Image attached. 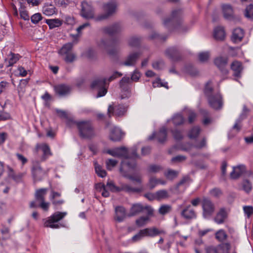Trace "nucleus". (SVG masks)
Instances as JSON below:
<instances>
[{
    "label": "nucleus",
    "mask_w": 253,
    "mask_h": 253,
    "mask_svg": "<svg viewBox=\"0 0 253 253\" xmlns=\"http://www.w3.org/2000/svg\"><path fill=\"white\" fill-rule=\"evenodd\" d=\"M80 136L84 139H91L95 136L94 127L90 121H84L75 122Z\"/></svg>",
    "instance_id": "f257e3e1"
},
{
    "label": "nucleus",
    "mask_w": 253,
    "mask_h": 253,
    "mask_svg": "<svg viewBox=\"0 0 253 253\" xmlns=\"http://www.w3.org/2000/svg\"><path fill=\"white\" fill-rule=\"evenodd\" d=\"M73 47L72 43H67L64 44L59 51V53L61 55H65L71 52V49Z\"/></svg>",
    "instance_id": "37998d69"
},
{
    "label": "nucleus",
    "mask_w": 253,
    "mask_h": 253,
    "mask_svg": "<svg viewBox=\"0 0 253 253\" xmlns=\"http://www.w3.org/2000/svg\"><path fill=\"white\" fill-rule=\"evenodd\" d=\"M202 206L204 217L205 218L210 217L215 211L214 204L210 199L204 198L202 200Z\"/></svg>",
    "instance_id": "0eeeda50"
},
{
    "label": "nucleus",
    "mask_w": 253,
    "mask_h": 253,
    "mask_svg": "<svg viewBox=\"0 0 253 253\" xmlns=\"http://www.w3.org/2000/svg\"><path fill=\"white\" fill-rule=\"evenodd\" d=\"M156 200H161L169 197V194L167 190H161L156 192Z\"/></svg>",
    "instance_id": "09e8293b"
},
{
    "label": "nucleus",
    "mask_w": 253,
    "mask_h": 253,
    "mask_svg": "<svg viewBox=\"0 0 253 253\" xmlns=\"http://www.w3.org/2000/svg\"><path fill=\"white\" fill-rule=\"evenodd\" d=\"M172 121L173 125L175 126H177L181 125L184 123V119L181 114L178 113L173 115L172 118Z\"/></svg>",
    "instance_id": "79ce46f5"
},
{
    "label": "nucleus",
    "mask_w": 253,
    "mask_h": 253,
    "mask_svg": "<svg viewBox=\"0 0 253 253\" xmlns=\"http://www.w3.org/2000/svg\"><path fill=\"white\" fill-rule=\"evenodd\" d=\"M136 165V162L134 161H123L121 164L120 171L123 176L127 177L132 181H135L139 183H141V180L139 177H135L128 174V172L130 170L134 169Z\"/></svg>",
    "instance_id": "f03ea898"
},
{
    "label": "nucleus",
    "mask_w": 253,
    "mask_h": 253,
    "mask_svg": "<svg viewBox=\"0 0 253 253\" xmlns=\"http://www.w3.org/2000/svg\"><path fill=\"white\" fill-rule=\"evenodd\" d=\"M130 81L129 77H123L120 82V85L122 90L124 91V93L122 94L121 96V99L128 98L130 96V91L128 88V84Z\"/></svg>",
    "instance_id": "2eb2a0df"
},
{
    "label": "nucleus",
    "mask_w": 253,
    "mask_h": 253,
    "mask_svg": "<svg viewBox=\"0 0 253 253\" xmlns=\"http://www.w3.org/2000/svg\"><path fill=\"white\" fill-rule=\"evenodd\" d=\"M181 13V12L180 10H173L172 12L171 17L164 20V26L166 27H169V26H173L174 23L178 21Z\"/></svg>",
    "instance_id": "5701e85b"
},
{
    "label": "nucleus",
    "mask_w": 253,
    "mask_h": 253,
    "mask_svg": "<svg viewBox=\"0 0 253 253\" xmlns=\"http://www.w3.org/2000/svg\"><path fill=\"white\" fill-rule=\"evenodd\" d=\"M45 23L48 25L50 29L59 27L63 24L62 21L59 19H46Z\"/></svg>",
    "instance_id": "ea45409f"
},
{
    "label": "nucleus",
    "mask_w": 253,
    "mask_h": 253,
    "mask_svg": "<svg viewBox=\"0 0 253 253\" xmlns=\"http://www.w3.org/2000/svg\"><path fill=\"white\" fill-rule=\"evenodd\" d=\"M214 63L223 74L226 75L228 70L226 68L228 63V58L225 57H218L214 59Z\"/></svg>",
    "instance_id": "dca6fc26"
},
{
    "label": "nucleus",
    "mask_w": 253,
    "mask_h": 253,
    "mask_svg": "<svg viewBox=\"0 0 253 253\" xmlns=\"http://www.w3.org/2000/svg\"><path fill=\"white\" fill-rule=\"evenodd\" d=\"M7 170L8 176L16 182L20 181L25 174L22 172L15 173L13 169L9 166L7 167Z\"/></svg>",
    "instance_id": "f704fd0d"
},
{
    "label": "nucleus",
    "mask_w": 253,
    "mask_h": 253,
    "mask_svg": "<svg viewBox=\"0 0 253 253\" xmlns=\"http://www.w3.org/2000/svg\"><path fill=\"white\" fill-rule=\"evenodd\" d=\"M222 11L225 19L231 20L233 18V10L232 6L229 4H223L222 5Z\"/></svg>",
    "instance_id": "72a5a7b5"
},
{
    "label": "nucleus",
    "mask_w": 253,
    "mask_h": 253,
    "mask_svg": "<svg viewBox=\"0 0 253 253\" xmlns=\"http://www.w3.org/2000/svg\"><path fill=\"white\" fill-rule=\"evenodd\" d=\"M126 217V211L125 209L121 206L117 207L115 208V219L120 222L124 220Z\"/></svg>",
    "instance_id": "2f4dec72"
},
{
    "label": "nucleus",
    "mask_w": 253,
    "mask_h": 253,
    "mask_svg": "<svg viewBox=\"0 0 253 253\" xmlns=\"http://www.w3.org/2000/svg\"><path fill=\"white\" fill-rule=\"evenodd\" d=\"M43 13L46 16H51L56 13L55 7L51 4H46L42 8Z\"/></svg>",
    "instance_id": "58836bf2"
},
{
    "label": "nucleus",
    "mask_w": 253,
    "mask_h": 253,
    "mask_svg": "<svg viewBox=\"0 0 253 253\" xmlns=\"http://www.w3.org/2000/svg\"><path fill=\"white\" fill-rule=\"evenodd\" d=\"M149 215L148 214V215L145 216H141L137 219L135 221L136 225L139 227L145 225L149 220L150 218Z\"/></svg>",
    "instance_id": "a18cd8bd"
},
{
    "label": "nucleus",
    "mask_w": 253,
    "mask_h": 253,
    "mask_svg": "<svg viewBox=\"0 0 253 253\" xmlns=\"http://www.w3.org/2000/svg\"><path fill=\"white\" fill-rule=\"evenodd\" d=\"M106 187L112 192L124 191L127 193H139L142 190V188L132 187L126 184H123L120 187H118L112 181L108 182Z\"/></svg>",
    "instance_id": "7ed1b4c3"
},
{
    "label": "nucleus",
    "mask_w": 253,
    "mask_h": 253,
    "mask_svg": "<svg viewBox=\"0 0 253 253\" xmlns=\"http://www.w3.org/2000/svg\"><path fill=\"white\" fill-rule=\"evenodd\" d=\"M144 237H145L144 233L142 232V229L140 230L138 233L135 234L132 237V241L133 242H137L141 240Z\"/></svg>",
    "instance_id": "0e129e2a"
},
{
    "label": "nucleus",
    "mask_w": 253,
    "mask_h": 253,
    "mask_svg": "<svg viewBox=\"0 0 253 253\" xmlns=\"http://www.w3.org/2000/svg\"><path fill=\"white\" fill-rule=\"evenodd\" d=\"M65 56H66L64 58V60L67 63H72L74 62L76 59V55L72 52L65 55Z\"/></svg>",
    "instance_id": "e2e57ef3"
},
{
    "label": "nucleus",
    "mask_w": 253,
    "mask_h": 253,
    "mask_svg": "<svg viewBox=\"0 0 253 253\" xmlns=\"http://www.w3.org/2000/svg\"><path fill=\"white\" fill-rule=\"evenodd\" d=\"M124 136V133L120 128L114 126L111 130L110 139L113 141H119Z\"/></svg>",
    "instance_id": "bb28decb"
},
{
    "label": "nucleus",
    "mask_w": 253,
    "mask_h": 253,
    "mask_svg": "<svg viewBox=\"0 0 253 253\" xmlns=\"http://www.w3.org/2000/svg\"><path fill=\"white\" fill-rule=\"evenodd\" d=\"M106 153L113 157L125 159L124 161H133L128 160V152L127 149L125 147H117L112 149H109Z\"/></svg>",
    "instance_id": "f8f14e48"
},
{
    "label": "nucleus",
    "mask_w": 253,
    "mask_h": 253,
    "mask_svg": "<svg viewBox=\"0 0 253 253\" xmlns=\"http://www.w3.org/2000/svg\"><path fill=\"white\" fill-rule=\"evenodd\" d=\"M246 168L244 165H240L233 168L232 171L230 173L231 178L237 179L240 177L245 171Z\"/></svg>",
    "instance_id": "473e14b6"
},
{
    "label": "nucleus",
    "mask_w": 253,
    "mask_h": 253,
    "mask_svg": "<svg viewBox=\"0 0 253 253\" xmlns=\"http://www.w3.org/2000/svg\"><path fill=\"white\" fill-rule=\"evenodd\" d=\"M163 169L162 167L157 165H151L147 169V170L150 173H157L161 171Z\"/></svg>",
    "instance_id": "603ef678"
},
{
    "label": "nucleus",
    "mask_w": 253,
    "mask_h": 253,
    "mask_svg": "<svg viewBox=\"0 0 253 253\" xmlns=\"http://www.w3.org/2000/svg\"><path fill=\"white\" fill-rule=\"evenodd\" d=\"M67 214L66 212L57 211L53 214L44 223L46 227L58 228L60 226L57 222L63 219Z\"/></svg>",
    "instance_id": "39448f33"
},
{
    "label": "nucleus",
    "mask_w": 253,
    "mask_h": 253,
    "mask_svg": "<svg viewBox=\"0 0 253 253\" xmlns=\"http://www.w3.org/2000/svg\"><path fill=\"white\" fill-rule=\"evenodd\" d=\"M209 56L210 53L208 51L201 52L198 55L199 59L202 62L207 61L209 59Z\"/></svg>",
    "instance_id": "052dcab7"
},
{
    "label": "nucleus",
    "mask_w": 253,
    "mask_h": 253,
    "mask_svg": "<svg viewBox=\"0 0 253 253\" xmlns=\"http://www.w3.org/2000/svg\"><path fill=\"white\" fill-rule=\"evenodd\" d=\"M158 184V180L155 177H150L148 186L150 189H153Z\"/></svg>",
    "instance_id": "bf43d9fd"
},
{
    "label": "nucleus",
    "mask_w": 253,
    "mask_h": 253,
    "mask_svg": "<svg viewBox=\"0 0 253 253\" xmlns=\"http://www.w3.org/2000/svg\"><path fill=\"white\" fill-rule=\"evenodd\" d=\"M32 174L35 180H40L46 174L38 163H33L32 168Z\"/></svg>",
    "instance_id": "f3484780"
},
{
    "label": "nucleus",
    "mask_w": 253,
    "mask_h": 253,
    "mask_svg": "<svg viewBox=\"0 0 253 253\" xmlns=\"http://www.w3.org/2000/svg\"><path fill=\"white\" fill-rule=\"evenodd\" d=\"M171 133L174 139L177 141L180 140L183 138L181 132L177 129L172 130Z\"/></svg>",
    "instance_id": "680f3d73"
},
{
    "label": "nucleus",
    "mask_w": 253,
    "mask_h": 253,
    "mask_svg": "<svg viewBox=\"0 0 253 253\" xmlns=\"http://www.w3.org/2000/svg\"><path fill=\"white\" fill-rule=\"evenodd\" d=\"M36 148L37 150L38 149H41L43 153L41 158V160L42 162L45 161L50 156L52 155V153L50 151L49 146L46 143L37 144L36 145Z\"/></svg>",
    "instance_id": "aec40b11"
},
{
    "label": "nucleus",
    "mask_w": 253,
    "mask_h": 253,
    "mask_svg": "<svg viewBox=\"0 0 253 253\" xmlns=\"http://www.w3.org/2000/svg\"><path fill=\"white\" fill-rule=\"evenodd\" d=\"M231 245L229 243H223L216 246H210L206 248V253H229Z\"/></svg>",
    "instance_id": "6e6552de"
},
{
    "label": "nucleus",
    "mask_w": 253,
    "mask_h": 253,
    "mask_svg": "<svg viewBox=\"0 0 253 253\" xmlns=\"http://www.w3.org/2000/svg\"><path fill=\"white\" fill-rule=\"evenodd\" d=\"M201 131L199 126L193 127L189 132L188 136L190 138H195L198 136Z\"/></svg>",
    "instance_id": "49530a36"
},
{
    "label": "nucleus",
    "mask_w": 253,
    "mask_h": 253,
    "mask_svg": "<svg viewBox=\"0 0 253 253\" xmlns=\"http://www.w3.org/2000/svg\"><path fill=\"white\" fill-rule=\"evenodd\" d=\"M245 16L248 19L253 20V5L251 4L247 6L245 11Z\"/></svg>",
    "instance_id": "8fccbe9b"
},
{
    "label": "nucleus",
    "mask_w": 253,
    "mask_h": 253,
    "mask_svg": "<svg viewBox=\"0 0 253 253\" xmlns=\"http://www.w3.org/2000/svg\"><path fill=\"white\" fill-rule=\"evenodd\" d=\"M231 69L234 72L233 76L236 78L241 77V73L243 70V67L241 62L235 60L231 64Z\"/></svg>",
    "instance_id": "c85d7f7f"
},
{
    "label": "nucleus",
    "mask_w": 253,
    "mask_h": 253,
    "mask_svg": "<svg viewBox=\"0 0 253 253\" xmlns=\"http://www.w3.org/2000/svg\"><path fill=\"white\" fill-rule=\"evenodd\" d=\"M129 45L132 47L138 46L140 43V40L136 37H132L129 40Z\"/></svg>",
    "instance_id": "774afa93"
},
{
    "label": "nucleus",
    "mask_w": 253,
    "mask_h": 253,
    "mask_svg": "<svg viewBox=\"0 0 253 253\" xmlns=\"http://www.w3.org/2000/svg\"><path fill=\"white\" fill-rule=\"evenodd\" d=\"M243 211L245 215L248 218H250L253 214V207L252 206H244Z\"/></svg>",
    "instance_id": "6e6d98bb"
},
{
    "label": "nucleus",
    "mask_w": 253,
    "mask_h": 253,
    "mask_svg": "<svg viewBox=\"0 0 253 253\" xmlns=\"http://www.w3.org/2000/svg\"><path fill=\"white\" fill-rule=\"evenodd\" d=\"M127 107L124 104H119L115 106L110 105L108 109V114L109 117L113 114L117 117L124 116L126 113Z\"/></svg>",
    "instance_id": "ddd939ff"
},
{
    "label": "nucleus",
    "mask_w": 253,
    "mask_h": 253,
    "mask_svg": "<svg viewBox=\"0 0 253 253\" xmlns=\"http://www.w3.org/2000/svg\"><path fill=\"white\" fill-rule=\"evenodd\" d=\"M145 209L148 210V214L152 215L153 214V210L149 207H145V208L142 206L140 204H135L132 205L130 209V212L129 214V216L135 215L143 211Z\"/></svg>",
    "instance_id": "6ab92c4d"
},
{
    "label": "nucleus",
    "mask_w": 253,
    "mask_h": 253,
    "mask_svg": "<svg viewBox=\"0 0 253 253\" xmlns=\"http://www.w3.org/2000/svg\"><path fill=\"white\" fill-rule=\"evenodd\" d=\"M208 100L210 106L213 109L217 110L222 107V97L219 93L209 95Z\"/></svg>",
    "instance_id": "4468645a"
},
{
    "label": "nucleus",
    "mask_w": 253,
    "mask_h": 253,
    "mask_svg": "<svg viewBox=\"0 0 253 253\" xmlns=\"http://www.w3.org/2000/svg\"><path fill=\"white\" fill-rule=\"evenodd\" d=\"M55 93L59 96H64L69 94L71 90V87L65 84H59L54 86Z\"/></svg>",
    "instance_id": "4be33fe9"
},
{
    "label": "nucleus",
    "mask_w": 253,
    "mask_h": 253,
    "mask_svg": "<svg viewBox=\"0 0 253 253\" xmlns=\"http://www.w3.org/2000/svg\"><path fill=\"white\" fill-rule=\"evenodd\" d=\"M228 216L227 211L225 208H221L216 213L213 220L218 224L223 223Z\"/></svg>",
    "instance_id": "a878e982"
},
{
    "label": "nucleus",
    "mask_w": 253,
    "mask_h": 253,
    "mask_svg": "<svg viewBox=\"0 0 253 253\" xmlns=\"http://www.w3.org/2000/svg\"><path fill=\"white\" fill-rule=\"evenodd\" d=\"M252 188V184L248 180H244L243 183V188L247 193L250 192Z\"/></svg>",
    "instance_id": "338daca9"
},
{
    "label": "nucleus",
    "mask_w": 253,
    "mask_h": 253,
    "mask_svg": "<svg viewBox=\"0 0 253 253\" xmlns=\"http://www.w3.org/2000/svg\"><path fill=\"white\" fill-rule=\"evenodd\" d=\"M213 36L215 40L222 41L225 37V33L222 27H217L214 30Z\"/></svg>",
    "instance_id": "e433bc0d"
},
{
    "label": "nucleus",
    "mask_w": 253,
    "mask_h": 253,
    "mask_svg": "<svg viewBox=\"0 0 253 253\" xmlns=\"http://www.w3.org/2000/svg\"><path fill=\"white\" fill-rule=\"evenodd\" d=\"M117 4L114 0H111L103 5V9L105 11V14L99 15L96 19L97 21H101L107 19L109 16L115 12Z\"/></svg>",
    "instance_id": "423d86ee"
},
{
    "label": "nucleus",
    "mask_w": 253,
    "mask_h": 253,
    "mask_svg": "<svg viewBox=\"0 0 253 253\" xmlns=\"http://www.w3.org/2000/svg\"><path fill=\"white\" fill-rule=\"evenodd\" d=\"M164 175L167 179L169 180H172L177 176L178 172L177 171L169 169L167 171L164 173Z\"/></svg>",
    "instance_id": "de8ad7c7"
},
{
    "label": "nucleus",
    "mask_w": 253,
    "mask_h": 253,
    "mask_svg": "<svg viewBox=\"0 0 253 253\" xmlns=\"http://www.w3.org/2000/svg\"><path fill=\"white\" fill-rule=\"evenodd\" d=\"M99 46L107 51L110 55H113L117 51V43L114 40L102 39Z\"/></svg>",
    "instance_id": "1a4fd4ad"
},
{
    "label": "nucleus",
    "mask_w": 253,
    "mask_h": 253,
    "mask_svg": "<svg viewBox=\"0 0 253 253\" xmlns=\"http://www.w3.org/2000/svg\"><path fill=\"white\" fill-rule=\"evenodd\" d=\"M95 170L97 174L101 177H104L106 176L107 173L105 170L102 169V168L99 165L95 166Z\"/></svg>",
    "instance_id": "864d4df0"
},
{
    "label": "nucleus",
    "mask_w": 253,
    "mask_h": 253,
    "mask_svg": "<svg viewBox=\"0 0 253 253\" xmlns=\"http://www.w3.org/2000/svg\"><path fill=\"white\" fill-rule=\"evenodd\" d=\"M171 210V207L169 205H164L162 206L159 209L160 214L164 215L169 212Z\"/></svg>",
    "instance_id": "4d7b16f0"
},
{
    "label": "nucleus",
    "mask_w": 253,
    "mask_h": 253,
    "mask_svg": "<svg viewBox=\"0 0 253 253\" xmlns=\"http://www.w3.org/2000/svg\"><path fill=\"white\" fill-rule=\"evenodd\" d=\"M155 136H156V137L159 142L163 143L165 142L166 140L167 137V131L166 127L165 126L162 127L157 134H156L155 133H153L149 137V140L153 139L155 137Z\"/></svg>",
    "instance_id": "cd10ccee"
},
{
    "label": "nucleus",
    "mask_w": 253,
    "mask_h": 253,
    "mask_svg": "<svg viewBox=\"0 0 253 253\" xmlns=\"http://www.w3.org/2000/svg\"><path fill=\"white\" fill-rule=\"evenodd\" d=\"M81 6L80 14L83 18L86 19L94 18V10L91 3L87 1H83L82 2Z\"/></svg>",
    "instance_id": "9d476101"
},
{
    "label": "nucleus",
    "mask_w": 253,
    "mask_h": 253,
    "mask_svg": "<svg viewBox=\"0 0 253 253\" xmlns=\"http://www.w3.org/2000/svg\"><path fill=\"white\" fill-rule=\"evenodd\" d=\"M215 238L220 242L224 241L227 238V235L223 229H220L215 233Z\"/></svg>",
    "instance_id": "c03bdc74"
},
{
    "label": "nucleus",
    "mask_w": 253,
    "mask_h": 253,
    "mask_svg": "<svg viewBox=\"0 0 253 253\" xmlns=\"http://www.w3.org/2000/svg\"><path fill=\"white\" fill-rule=\"evenodd\" d=\"M47 191V188H41L37 190L35 193L36 200L38 202L44 201Z\"/></svg>",
    "instance_id": "a19ab883"
},
{
    "label": "nucleus",
    "mask_w": 253,
    "mask_h": 253,
    "mask_svg": "<svg viewBox=\"0 0 253 253\" xmlns=\"http://www.w3.org/2000/svg\"><path fill=\"white\" fill-rule=\"evenodd\" d=\"M244 31L240 28H235L232 33V41L235 43L240 42L244 37Z\"/></svg>",
    "instance_id": "c756f323"
},
{
    "label": "nucleus",
    "mask_w": 253,
    "mask_h": 253,
    "mask_svg": "<svg viewBox=\"0 0 253 253\" xmlns=\"http://www.w3.org/2000/svg\"><path fill=\"white\" fill-rule=\"evenodd\" d=\"M145 237H154L161 233V231L156 227L146 228L142 229Z\"/></svg>",
    "instance_id": "4c0bfd02"
},
{
    "label": "nucleus",
    "mask_w": 253,
    "mask_h": 253,
    "mask_svg": "<svg viewBox=\"0 0 253 253\" xmlns=\"http://www.w3.org/2000/svg\"><path fill=\"white\" fill-rule=\"evenodd\" d=\"M249 111V109L247 108L246 106L244 105L242 113L240 115L239 118L236 120L232 129L228 133L229 137H234L238 132H239L242 127L241 122L245 118L247 117Z\"/></svg>",
    "instance_id": "20e7f679"
},
{
    "label": "nucleus",
    "mask_w": 253,
    "mask_h": 253,
    "mask_svg": "<svg viewBox=\"0 0 253 253\" xmlns=\"http://www.w3.org/2000/svg\"><path fill=\"white\" fill-rule=\"evenodd\" d=\"M20 55L18 54H15L10 52L8 54L7 58L5 59L7 67L12 66L19 59Z\"/></svg>",
    "instance_id": "c9c22d12"
},
{
    "label": "nucleus",
    "mask_w": 253,
    "mask_h": 253,
    "mask_svg": "<svg viewBox=\"0 0 253 253\" xmlns=\"http://www.w3.org/2000/svg\"><path fill=\"white\" fill-rule=\"evenodd\" d=\"M165 55L172 61H177L180 59L179 52L175 47H171L166 49Z\"/></svg>",
    "instance_id": "393cba45"
},
{
    "label": "nucleus",
    "mask_w": 253,
    "mask_h": 253,
    "mask_svg": "<svg viewBox=\"0 0 253 253\" xmlns=\"http://www.w3.org/2000/svg\"><path fill=\"white\" fill-rule=\"evenodd\" d=\"M141 53L133 52L130 53L126 58V60L122 63L123 65L126 66H134L140 56Z\"/></svg>",
    "instance_id": "b1692460"
},
{
    "label": "nucleus",
    "mask_w": 253,
    "mask_h": 253,
    "mask_svg": "<svg viewBox=\"0 0 253 253\" xmlns=\"http://www.w3.org/2000/svg\"><path fill=\"white\" fill-rule=\"evenodd\" d=\"M164 66L165 63L161 59L155 61L152 63V67L155 70H162L164 68Z\"/></svg>",
    "instance_id": "3c124183"
},
{
    "label": "nucleus",
    "mask_w": 253,
    "mask_h": 253,
    "mask_svg": "<svg viewBox=\"0 0 253 253\" xmlns=\"http://www.w3.org/2000/svg\"><path fill=\"white\" fill-rule=\"evenodd\" d=\"M118 163L117 160L109 159L106 161V168L108 170H111L112 169L115 167Z\"/></svg>",
    "instance_id": "5fc2aeb1"
},
{
    "label": "nucleus",
    "mask_w": 253,
    "mask_h": 253,
    "mask_svg": "<svg viewBox=\"0 0 253 253\" xmlns=\"http://www.w3.org/2000/svg\"><path fill=\"white\" fill-rule=\"evenodd\" d=\"M180 215L182 217L187 220L195 219L197 217L196 211L190 205L181 211Z\"/></svg>",
    "instance_id": "a211bd4d"
},
{
    "label": "nucleus",
    "mask_w": 253,
    "mask_h": 253,
    "mask_svg": "<svg viewBox=\"0 0 253 253\" xmlns=\"http://www.w3.org/2000/svg\"><path fill=\"white\" fill-rule=\"evenodd\" d=\"M42 19V15L39 13L34 14L31 17V22L33 24H37Z\"/></svg>",
    "instance_id": "69168bd1"
},
{
    "label": "nucleus",
    "mask_w": 253,
    "mask_h": 253,
    "mask_svg": "<svg viewBox=\"0 0 253 253\" xmlns=\"http://www.w3.org/2000/svg\"><path fill=\"white\" fill-rule=\"evenodd\" d=\"M106 81L105 78L97 79L95 80L91 84L92 88H99L97 97H100L104 96L107 93V89L105 87Z\"/></svg>",
    "instance_id": "9b49d317"
},
{
    "label": "nucleus",
    "mask_w": 253,
    "mask_h": 253,
    "mask_svg": "<svg viewBox=\"0 0 253 253\" xmlns=\"http://www.w3.org/2000/svg\"><path fill=\"white\" fill-rule=\"evenodd\" d=\"M204 92L206 95L209 97V95H212V88L211 86V82L209 81L206 84Z\"/></svg>",
    "instance_id": "13d9d810"
},
{
    "label": "nucleus",
    "mask_w": 253,
    "mask_h": 253,
    "mask_svg": "<svg viewBox=\"0 0 253 253\" xmlns=\"http://www.w3.org/2000/svg\"><path fill=\"white\" fill-rule=\"evenodd\" d=\"M122 30L121 26L119 24H115L112 26L105 27L103 29L105 33L112 36L119 33Z\"/></svg>",
    "instance_id": "7c9ffc66"
},
{
    "label": "nucleus",
    "mask_w": 253,
    "mask_h": 253,
    "mask_svg": "<svg viewBox=\"0 0 253 253\" xmlns=\"http://www.w3.org/2000/svg\"><path fill=\"white\" fill-rule=\"evenodd\" d=\"M206 146V139L203 138L199 144H196L195 146L190 144L187 143L185 145H182L179 147L174 146L173 148L176 149H179L182 151L189 152L193 147H195L197 149H201Z\"/></svg>",
    "instance_id": "412c9836"
}]
</instances>
